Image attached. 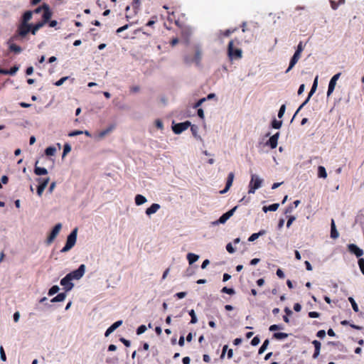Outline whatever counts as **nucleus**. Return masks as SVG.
Segmentation results:
<instances>
[{
	"mask_svg": "<svg viewBox=\"0 0 364 364\" xmlns=\"http://www.w3.org/2000/svg\"><path fill=\"white\" fill-rule=\"evenodd\" d=\"M189 315L191 316V323H197V318H196V314H195V311L193 309H191L190 311H189Z\"/></svg>",
	"mask_w": 364,
	"mask_h": 364,
	"instance_id": "nucleus-38",
	"label": "nucleus"
},
{
	"mask_svg": "<svg viewBox=\"0 0 364 364\" xmlns=\"http://www.w3.org/2000/svg\"><path fill=\"white\" fill-rule=\"evenodd\" d=\"M122 323V321H117L114 322L112 325H111L105 331V336L107 337L110 333H112L115 329L119 327Z\"/></svg>",
	"mask_w": 364,
	"mask_h": 364,
	"instance_id": "nucleus-17",
	"label": "nucleus"
},
{
	"mask_svg": "<svg viewBox=\"0 0 364 364\" xmlns=\"http://www.w3.org/2000/svg\"><path fill=\"white\" fill-rule=\"evenodd\" d=\"M160 209V205L158 203H153L149 208L146 210V214L151 215L156 213Z\"/></svg>",
	"mask_w": 364,
	"mask_h": 364,
	"instance_id": "nucleus-19",
	"label": "nucleus"
},
{
	"mask_svg": "<svg viewBox=\"0 0 364 364\" xmlns=\"http://www.w3.org/2000/svg\"><path fill=\"white\" fill-rule=\"evenodd\" d=\"M348 301L351 304V306H352V308H353V311L355 312H358L359 311L358 306L356 304V302L354 300V299L353 297H348Z\"/></svg>",
	"mask_w": 364,
	"mask_h": 364,
	"instance_id": "nucleus-35",
	"label": "nucleus"
},
{
	"mask_svg": "<svg viewBox=\"0 0 364 364\" xmlns=\"http://www.w3.org/2000/svg\"><path fill=\"white\" fill-rule=\"evenodd\" d=\"M85 264H81L77 269L70 272L67 275L70 276V278L71 279V280L79 279L85 274Z\"/></svg>",
	"mask_w": 364,
	"mask_h": 364,
	"instance_id": "nucleus-6",
	"label": "nucleus"
},
{
	"mask_svg": "<svg viewBox=\"0 0 364 364\" xmlns=\"http://www.w3.org/2000/svg\"><path fill=\"white\" fill-rule=\"evenodd\" d=\"M269 343V341L268 339H266L262 346L259 348L258 353L262 354L264 352V350L267 348L268 345Z\"/></svg>",
	"mask_w": 364,
	"mask_h": 364,
	"instance_id": "nucleus-33",
	"label": "nucleus"
},
{
	"mask_svg": "<svg viewBox=\"0 0 364 364\" xmlns=\"http://www.w3.org/2000/svg\"><path fill=\"white\" fill-rule=\"evenodd\" d=\"M68 78V77H61L59 80H58L56 82H55V85L56 86H60L63 84V82L67 80Z\"/></svg>",
	"mask_w": 364,
	"mask_h": 364,
	"instance_id": "nucleus-53",
	"label": "nucleus"
},
{
	"mask_svg": "<svg viewBox=\"0 0 364 364\" xmlns=\"http://www.w3.org/2000/svg\"><path fill=\"white\" fill-rule=\"evenodd\" d=\"M265 232H266L265 230H262L259 232L253 233L248 238V241L249 242H253L255 240H257L260 235H263L264 234H265Z\"/></svg>",
	"mask_w": 364,
	"mask_h": 364,
	"instance_id": "nucleus-27",
	"label": "nucleus"
},
{
	"mask_svg": "<svg viewBox=\"0 0 364 364\" xmlns=\"http://www.w3.org/2000/svg\"><path fill=\"white\" fill-rule=\"evenodd\" d=\"M279 205V203H273L268 206H264L262 210L264 213H267V211H276L278 209Z\"/></svg>",
	"mask_w": 364,
	"mask_h": 364,
	"instance_id": "nucleus-24",
	"label": "nucleus"
},
{
	"mask_svg": "<svg viewBox=\"0 0 364 364\" xmlns=\"http://www.w3.org/2000/svg\"><path fill=\"white\" fill-rule=\"evenodd\" d=\"M236 209L237 206H235L233 208L222 215L217 221V223H225L234 214Z\"/></svg>",
	"mask_w": 364,
	"mask_h": 364,
	"instance_id": "nucleus-14",
	"label": "nucleus"
},
{
	"mask_svg": "<svg viewBox=\"0 0 364 364\" xmlns=\"http://www.w3.org/2000/svg\"><path fill=\"white\" fill-rule=\"evenodd\" d=\"M18 69H19L18 65H14L10 70H8V74L11 75H14L18 70Z\"/></svg>",
	"mask_w": 364,
	"mask_h": 364,
	"instance_id": "nucleus-43",
	"label": "nucleus"
},
{
	"mask_svg": "<svg viewBox=\"0 0 364 364\" xmlns=\"http://www.w3.org/2000/svg\"><path fill=\"white\" fill-rule=\"evenodd\" d=\"M119 341H121V342H122V343L125 346H127V347L130 346V344H131L130 341H128V340H127V339H125L124 338H121L119 339Z\"/></svg>",
	"mask_w": 364,
	"mask_h": 364,
	"instance_id": "nucleus-61",
	"label": "nucleus"
},
{
	"mask_svg": "<svg viewBox=\"0 0 364 364\" xmlns=\"http://www.w3.org/2000/svg\"><path fill=\"white\" fill-rule=\"evenodd\" d=\"M190 126H191V122L189 121H186L184 122H181V123L174 124L172 127V129L175 134H179L182 133L183 131L186 130Z\"/></svg>",
	"mask_w": 364,
	"mask_h": 364,
	"instance_id": "nucleus-7",
	"label": "nucleus"
},
{
	"mask_svg": "<svg viewBox=\"0 0 364 364\" xmlns=\"http://www.w3.org/2000/svg\"><path fill=\"white\" fill-rule=\"evenodd\" d=\"M221 291L223 293H225L230 295H232L235 293V290L232 288H228L226 287H223Z\"/></svg>",
	"mask_w": 364,
	"mask_h": 364,
	"instance_id": "nucleus-41",
	"label": "nucleus"
},
{
	"mask_svg": "<svg viewBox=\"0 0 364 364\" xmlns=\"http://www.w3.org/2000/svg\"><path fill=\"white\" fill-rule=\"evenodd\" d=\"M282 121H278L275 119L272 122V127L274 129H279L282 127Z\"/></svg>",
	"mask_w": 364,
	"mask_h": 364,
	"instance_id": "nucleus-39",
	"label": "nucleus"
},
{
	"mask_svg": "<svg viewBox=\"0 0 364 364\" xmlns=\"http://www.w3.org/2000/svg\"><path fill=\"white\" fill-rule=\"evenodd\" d=\"M235 40H231L228 46V55L230 60H238L242 56V52L240 48L234 46Z\"/></svg>",
	"mask_w": 364,
	"mask_h": 364,
	"instance_id": "nucleus-2",
	"label": "nucleus"
},
{
	"mask_svg": "<svg viewBox=\"0 0 364 364\" xmlns=\"http://www.w3.org/2000/svg\"><path fill=\"white\" fill-rule=\"evenodd\" d=\"M17 39V36H12L7 42L9 48V50L16 54L20 53L22 51V48L14 43L13 41Z\"/></svg>",
	"mask_w": 364,
	"mask_h": 364,
	"instance_id": "nucleus-9",
	"label": "nucleus"
},
{
	"mask_svg": "<svg viewBox=\"0 0 364 364\" xmlns=\"http://www.w3.org/2000/svg\"><path fill=\"white\" fill-rule=\"evenodd\" d=\"M71 150V146L68 144H65L64 145L63 157L65 156L67 154H68Z\"/></svg>",
	"mask_w": 364,
	"mask_h": 364,
	"instance_id": "nucleus-47",
	"label": "nucleus"
},
{
	"mask_svg": "<svg viewBox=\"0 0 364 364\" xmlns=\"http://www.w3.org/2000/svg\"><path fill=\"white\" fill-rule=\"evenodd\" d=\"M269 329L270 331H274L282 329V327L279 325L273 324V325L270 326Z\"/></svg>",
	"mask_w": 364,
	"mask_h": 364,
	"instance_id": "nucleus-51",
	"label": "nucleus"
},
{
	"mask_svg": "<svg viewBox=\"0 0 364 364\" xmlns=\"http://www.w3.org/2000/svg\"><path fill=\"white\" fill-rule=\"evenodd\" d=\"M317 80H318V77H316L314 80V84L312 85V87L311 89V91L309 93V95H308V97L306 99V100L299 106V107L297 109V110L296 111L295 114H294L293 116V118L291 119V121L294 119V117H296V115L298 114V112L300 111V109L309 102L311 96L314 93V92L316 91V87H317Z\"/></svg>",
	"mask_w": 364,
	"mask_h": 364,
	"instance_id": "nucleus-8",
	"label": "nucleus"
},
{
	"mask_svg": "<svg viewBox=\"0 0 364 364\" xmlns=\"http://www.w3.org/2000/svg\"><path fill=\"white\" fill-rule=\"evenodd\" d=\"M260 342L259 338L257 336H255L251 341V345L253 346H257Z\"/></svg>",
	"mask_w": 364,
	"mask_h": 364,
	"instance_id": "nucleus-50",
	"label": "nucleus"
},
{
	"mask_svg": "<svg viewBox=\"0 0 364 364\" xmlns=\"http://www.w3.org/2000/svg\"><path fill=\"white\" fill-rule=\"evenodd\" d=\"M52 16V12L50 8L47 6L45 7V12L42 15V20L34 25H31V33L33 35L42 28L48 21L50 19Z\"/></svg>",
	"mask_w": 364,
	"mask_h": 364,
	"instance_id": "nucleus-1",
	"label": "nucleus"
},
{
	"mask_svg": "<svg viewBox=\"0 0 364 364\" xmlns=\"http://www.w3.org/2000/svg\"><path fill=\"white\" fill-rule=\"evenodd\" d=\"M82 133L83 132L82 131L75 130V131L70 132L68 134V136H77V135L82 134Z\"/></svg>",
	"mask_w": 364,
	"mask_h": 364,
	"instance_id": "nucleus-58",
	"label": "nucleus"
},
{
	"mask_svg": "<svg viewBox=\"0 0 364 364\" xmlns=\"http://www.w3.org/2000/svg\"><path fill=\"white\" fill-rule=\"evenodd\" d=\"M70 276L66 275L60 280V284L63 287L65 291H70L73 287V284L71 282Z\"/></svg>",
	"mask_w": 364,
	"mask_h": 364,
	"instance_id": "nucleus-12",
	"label": "nucleus"
},
{
	"mask_svg": "<svg viewBox=\"0 0 364 364\" xmlns=\"http://www.w3.org/2000/svg\"><path fill=\"white\" fill-rule=\"evenodd\" d=\"M155 124L158 129H162L164 127L163 122L160 119H156L155 121Z\"/></svg>",
	"mask_w": 364,
	"mask_h": 364,
	"instance_id": "nucleus-59",
	"label": "nucleus"
},
{
	"mask_svg": "<svg viewBox=\"0 0 364 364\" xmlns=\"http://www.w3.org/2000/svg\"><path fill=\"white\" fill-rule=\"evenodd\" d=\"M113 129H114V126H110L108 128H107L106 129L101 131L99 133V136L100 138H103L107 134H108L109 132H111L113 130Z\"/></svg>",
	"mask_w": 364,
	"mask_h": 364,
	"instance_id": "nucleus-30",
	"label": "nucleus"
},
{
	"mask_svg": "<svg viewBox=\"0 0 364 364\" xmlns=\"http://www.w3.org/2000/svg\"><path fill=\"white\" fill-rule=\"evenodd\" d=\"M146 202V198L140 194H137L135 196V203L137 205H141Z\"/></svg>",
	"mask_w": 364,
	"mask_h": 364,
	"instance_id": "nucleus-25",
	"label": "nucleus"
},
{
	"mask_svg": "<svg viewBox=\"0 0 364 364\" xmlns=\"http://www.w3.org/2000/svg\"><path fill=\"white\" fill-rule=\"evenodd\" d=\"M206 100V98L204 97V98H202L200 100H199L196 104L195 105L193 106L194 108H197L198 107H200L203 102H204Z\"/></svg>",
	"mask_w": 364,
	"mask_h": 364,
	"instance_id": "nucleus-62",
	"label": "nucleus"
},
{
	"mask_svg": "<svg viewBox=\"0 0 364 364\" xmlns=\"http://www.w3.org/2000/svg\"><path fill=\"white\" fill-rule=\"evenodd\" d=\"M312 344L314 345V353L313 354V358L316 359L318 358V356L319 355V353H320V350H321V343L317 341V340H314L312 341Z\"/></svg>",
	"mask_w": 364,
	"mask_h": 364,
	"instance_id": "nucleus-18",
	"label": "nucleus"
},
{
	"mask_svg": "<svg viewBox=\"0 0 364 364\" xmlns=\"http://www.w3.org/2000/svg\"><path fill=\"white\" fill-rule=\"evenodd\" d=\"M330 4L331 7L333 10H336L339 6L343 5L345 4L346 0H338V1H336L334 0H330Z\"/></svg>",
	"mask_w": 364,
	"mask_h": 364,
	"instance_id": "nucleus-22",
	"label": "nucleus"
},
{
	"mask_svg": "<svg viewBox=\"0 0 364 364\" xmlns=\"http://www.w3.org/2000/svg\"><path fill=\"white\" fill-rule=\"evenodd\" d=\"M132 6L133 9L134 10V12L136 13L137 10L139 9L140 6V1L139 0H133Z\"/></svg>",
	"mask_w": 364,
	"mask_h": 364,
	"instance_id": "nucleus-40",
	"label": "nucleus"
},
{
	"mask_svg": "<svg viewBox=\"0 0 364 364\" xmlns=\"http://www.w3.org/2000/svg\"><path fill=\"white\" fill-rule=\"evenodd\" d=\"M200 58H201L200 51L197 50L195 54V59H196V61L197 62V63H199V61L200 60Z\"/></svg>",
	"mask_w": 364,
	"mask_h": 364,
	"instance_id": "nucleus-60",
	"label": "nucleus"
},
{
	"mask_svg": "<svg viewBox=\"0 0 364 364\" xmlns=\"http://www.w3.org/2000/svg\"><path fill=\"white\" fill-rule=\"evenodd\" d=\"M339 236L338 232L336 230V225L334 220H331V237L333 239H336Z\"/></svg>",
	"mask_w": 364,
	"mask_h": 364,
	"instance_id": "nucleus-20",
	"label": "nucleus"
},
{
	"mask_svg": "<svg viewBox=\"0 0 364 364\" xmlns=\"http://www.w3.org/2000/svg\"><path fill=\"white\" fill-rule=\"evenodd\" d=\"M278 277L283 279L284 278V273L281 269H278L276 272Z\"/></svg>",
	"mask_w": 364,
	"mask_h": 364,
	"instance_id": "nucleus-63",
	"label": "nucleus"
},
{
	"mask_svg": "<svg viewBox=\"0 0 364 364\" xmlns=\"http://www.w3.org/2000/svg\"><path fill=\"white\" fill-rule=\"evenodd\" d=\"M296 220V218L294 216H290L287 220V227L289 228L292 223Z\"/></svg>",
	"mask_w": 364,
	"mask_h": 364,
	"instance_id": "nucleus-57",
	"label": "nucleus"
},
{
	"mask_svg": "<svg viewBox=\"0 0 364 364\" xmlns=\"http://www.w3.org/2000/svg\"><path fill=\"white\" fill-rule=\"evenodd\" d=\"M47 6L48 8H50L49 6L46 4H43V6H39L38 8H36L35 10H34V13L35 14H39L41 13V11H43V14L45 12V7Z\"/></svg>",
	"mask_w": 364,
	"mask_h": 364,
	"instance_id": "nucleus-42",
	"label": "nucleus"
},
{
	"mask_svg": "<svg viewBox=\"0 0 364 364\" xmlns=\"http://www.w3.org/2000/svg\"><path fill=\"white\" fill-rule=\"evenodd\" d=\"M140 90V87L139 86H132L130 87V91L133 93H136V92H138Z\"/></svg>",
	"mask_w": 364,
	"mask_h": 364,
	"instance_id": "nucleus-64",
	"label": "nucleus"
},
{
	"mask_svg": "<svg viewBox=\"0 0 364 364\" xmlns=\"http://www.w3.org/2000/svg\"><path fill=\"white\" fill-rule=\"evenodd\" d=\"M198 255L193 253H188L187 255V259L188 260L190 264H192L194 262H196L198 259Z\"/></svg>",
	"mask_w": 364,
	"mask_h": 364,
	"instance_id": "nucleus-28",
	"label": "nucleus"
},
{
	"mask_svg": "<svg viewBox=\"0 0 364 364\" xmlns=\"http://www.w3.org/2000/svg\"><path fill=\"white\" fill-rule=\"evenodd\" d=\"M31 25L28 23H23L18 27L17 38L18 36L24 37L28 32H31Z\"/></svg>",
	"mask_w": 364,
	"mask_h": 364,
	"instance_id": "nucleus-10",
	"label": "nucleus"
},
{
	"mask_svg": "<svg viewBox=\"0 0 364 364\" xmlns=\"http://www.w3.org/2000/svg\"><path fill=\"white\" fill-rule=\"evenodd\" d=\"M358 262V265H359L361 272L364 274V259L359 258Z\"/></svg>",
	"mask_w": 364,
	"mask_h": 364,
	"instance_id": "nucleus-48",
	"label": "nucleus"
},
{
	"mask_svg": "<svg viewBox=\"0 0 364 364\" xmlns=\"http://www.w3.org/2000/svg\"><path fill=\"white\" fill-rule=\"evenodd\" d=\"M33 12L31 11H27L23 14V23H28V21H29L32 18Z\"/></svg>",
	"mask_w": 364,
	"mask_h": 364,
	"instance_id": "nucleus-29",
	"label": "nucleus"
},
{
	"mask_svg": "<svg viewBox=\"0 0 364 364\" xmlns=\"http://www.w3.org/2000/svg\"><path fill=\"white\" fill-rule=\"evenodd\" d=\"M59 287L57 285L53 286L49 290H48V296H53L55 294L58 293L59 291Z\"/></svg>",
	"mask_w": 364,
	"mask_h": 364,
	"instance_id": "nucleus-36",
	"label": "nucleus"
},
{
	"mask_svg": "<svg viewBox=\"0 0 364 364\" xmlns=\"http://www.w3.org/2000/svg\"><path fill=\"white\" fill-rule=\"evenodd\" d=\"M61 228H62L61 223H58L54 226V228L51 230L50 235H48V237L46 239L47 245H50L53 242V240L55 239V237L59 234Z\"/></svg>",
	"mask_w": 364,
	"mask_h": 364,
	"instance_id": "nucleus-5",
	"label": "nucleus"
},
{
	"mask_svg": "<svg viewBox=\"0 0 364 364\" xmlns=\"http://www.w3.org/2000/svg\"><path fill=\"white\" fill-rule=\"evenodd\" d=\"M77 229L75 228L68 236L65 245L60 250L61 252H66L74 247L77 240Z\"/></svg>",
	"mask_w": 364,
	"mask_h": 364,
	"instance_id": "nucleus-3",
	"label": "nucleus"
},
{
	"mask_svg": "<svg viewBox=\"0 0 364 364\" xmlns=\"http://www.w3.org/2000/svg\"><path fill=\"white\" fill-rule=\"evenodd\" d=\"M298 61L299 60H297V58H294V56H292L289 63V68L287 69L286 73L289 72Z\"/></svg>",
	"mask_w": 364,
	"mask_h": 364,
	"instance_id": "nucleus-32",
	"label": "nucleus"
},
{
	"mask_svg": "<svg viewBox=\"0 0 364 364\" xmlns=\"http://www.w3.org/2000/svg\"><path fill=\"white\" fill-rule=\"evenodd\" d=\"M348 250L350 253L354 254L357 257H360L363 255V250L359 248L355 244H349L348 245Z\"/></svg>",
	"mask_w": 364,
	"mask_h": 364,
	"instance_id": "nucleus-13",
	"label": "nucleus"
},
{
	"mask_svg": "<svg viewBox=\"0 0 364 364\" xmlns=\"http://www.w3.org/2000/svg\"><path fill=\"white\" fill-rule=\"evenodd\" d=\"M279 137V132H277L269 138V139L267 142V144L269 145L271 147V149H275L277 146Z\"/></svg>",
	"mask_w": 364,
	"mask_h": 364,
	"instance_id": "nucleus-15",
	"label": "nucleus"
},
{
	"mask_svg": "<svg viewBox=\"0 0 364 364\" xmlns=\"http://www.w3.org/2000/svg\"><path fill=\"white\" fill-rule=\"evenodd\" d=\"M38 164V161L36 162L35 168H34V173L37 176H41V175H46L48 173V171L45 168L38 167L36 165Z\"/></svg>",
	"mask_w": 364,
	"mask_h": 364,
	"instance_id": "nucleus-21",
	"label": "nucleus"
},
{
	"mask_svg": "<svg viewBox=\"0 0 364 364\" xmlns=\"http://www.w3.org/2000/svg\"><path fill=\"white\" fill-rule=\"evenodd\" d=\"M157 21V17L156 16H153L146 23V26H149V27H151L154 24L156 23V22Z\"/></svg>",
	"mask_w": 364,
	"mask_h": 364,
	"instance_id": "nucleus-46",
	"label": "nucleus"
},
{
	"mask_svg": "<svg viewBox=\"0 0 364 364\" xmlns=\"http://www.w3.org/2000/svg\"><path fill=\"white\" fill-rule=\"evenodd\" d=\"M226 250L227 251L229 252V253H233L235 252V249L234 247H232V244L231 243H228L227 245H226Z\"/></svg>",
	"mask_w": 364,
	"mask_h": 364,
	"instance_id": "nucleus-55",
	"label": "nucleus"
},
{
	"mask_svg": "<svg viewBox=\"0 0 364 364\" xmlns=\"http://www.w3.org/2000/svg\"><path fill=\"white\" fill-rule=\"evenodd\" d=\"M285 110H286V105H282L280 107V109H279V112H278V117L279 118H282L284 116Z\"/></svg>",
	"mask_w": 364,
	"mask_h": 364,
	"instance_id": "nucleus-45",
	"label": "nucleus"
},
{
	"mask_svg": "<svg viewBox=\"0 0 364 364\" xmlns=\"http://www.w3.org/2000/svg\"><path fill=\"white\" fill-rule=\"evenodd\" d=\"M262 183V179L259 178L255 174H252L251 176V181L249 184V193H255V191L260 188Z\"/></svg>",
	"mask_w": 364,
	"mask_h": 364,
	"instance_id": "nucleus-4",
	"label": "nucleus"
},
{
	"mask_svg": "<svg viewBox=\"0 0 364 364\" xmlns=\"http://www.w3.org/2000/svg\"><path fill=\"white\" fill-rule=\"evenodd\" d=\"M316 336L320 338H323L326 336V331L324 330H320L317 332Z\"/></svg>",
	"mask_w": 364,
	"mask_h": 364,
	"instance_id": "nucleus-54",
	"label": "nucleus"
},
{
	"mask_svg": "<svg viewBox=\"0 0 364 364\" xmlns=\"http://www.w3.org/2000/svg\"><path fill=\"white\" fill-rule=\"evenodd\" d=\"M38 181L39 182L40 186H43V188H46L47 186L48 182H49V178H38Z\"/></svg>",
	"mask_w": 364,
	"mask_h": 364,
	"instance_id": "nucleus-37",
	"label": "nucleus"
},
{
	"mask_svg": "<svg viewBox=\"0 0 364 364\" xmlns=\"http://www.w3.org/2000/svg\"><path fill=\"white\" fill-rule=\"evenodd\" d=\"M65 297H66V294L65 293H60L57 296L53 297L50 300V302H52V303L60 302V301H64Z\"/></svg>",
	"mask_w": 364,
	"mask_h": 364,
	"instance_id": "nucleus-23",
	"label": "nucleus"
},
{
	"mask_svg": "<svg viewBox=\"0 0 364 364\" xmlns=\"http://www.w3.org/2000/svg\"><path fill=\"white\" fill-rule=\"evenodd\" d=\"M146 331V327L145 325H141L136 329V334L140 335L144 333Z\"/></svg>",
	"mask_w": 364,
	"mask_h": 364,
	"instance_id": "nucleus-44",
	"label": "nucleus"
},
{
	"mask_svg": "<svg viewBox=\"0 0 364 364\" xmlns=\"http://www.w3.org/2000/svg\"><path fill=\"white\" fill-rule=\"evenodd\" d=\"M234 177H235V174L233 172H230L228 174L227 181H226L225 188L223 191H220V193H225L230 189V188L232 185Z\"/></svg>",
	"mask_w": 364,
	"mask_h": 364,
	"instance_id": "nucleus-16",
	"label": "nucleus"
},
{
	"mask_svg": "<svg viewBox=\"0 0 364 364\" xmlns=\"http://www.w3.org/2000/svg\"><path fill=\"white\" fill-rule=\"evenodd\" d=\"M320 316V314L316 311H310L309 312V316L310 318H318Z\"/></svg>",
	"mask_w": 364,
	"mask_h": 364,
	"instance_id": "nucleus-56",
	"label": "nucleus"
},
{
	"mask_svg": "<svg viewBox=\"0 0 364 364\" xmlns=\"http://www.w3.org/2000/svg\"><path fill=\"white\" fill-rule=\"evenodd\" d=\"M340 75H341L340 73H337V74L334 75L332 77V78L331 79L329 84H328V91H327L328 97L330 96L332 94V92H333V90L335 89L336 84V81L339 78Z\"/></svg>",
	"mask_w": 364,
	"mask_h": 364,
	"instance_id": "nucleus-11",
	"label": "nucleus"
},
{
	"mask_svg": "<svg viewBox=\"0 0 364 364\" xmlns=\"http://www.w3.org/2000/svg\"><path fill=\"white\" fill-rule=\"evenodd\" d=\"M55 151H56V149L55 147L53 146H49V147H47L45 150V154L47 155V156H53L55 155Z\"/></svg>",
	"mask_w": 364,
	"mask_h": 364,
	"instance_id": "nucleus-34",
	"label": "nucleus"
},
{
	"mask_svg": "<svg viewBox=\"0 0 364 364\" xmlns=\"http://www.w3.org/2000/svg\"><path fill=\"white\" fill-rule=\"evenodd\" d=\"M0 355H1V360H3V361L6 360V356L4 348L2 346L0 347Z\"/></svg>",
	"mask_w": 364,
	"mask_h": 364,
	"instance_id": "nucleus-52",
	"label": "nucleus"
},
{
	"mask_svg": "<svg viewBox=\"0 0 364 364\" xmlns=\"http://www.w3.org/2000/svg\"><path fill=\"white\" fill-rule=\"evenodd\" d=\"M237 31V28L234 29H227L225 31L223 32V35L225 37L229 36L231 33H234Z\"/></svg>",
	"mask_w": 364,
	"mask_h": 364,
	"instance_id": "nucleus-49",
	"label": "nucleus"
},
{
	"mask_svg": "<svg viewBox=\"0 0 364 364\" xmlns=\"http://www.w3.org/2000/svg\"><path fill=\"white\" fill-rule=\"evenodd\" d=\"M318 177L326 178L327 177V173L324 166H319L318 168Z\"/></svg>",
	"mask_w": 364,
	"mask_h": 364,
	"instance_id": "nucleus-26",
	"label": "nucleus"
},
{
	"mask_svg": "<svg viewBox=\"0 0 364 364\" xmlns=\"http://www.w3.org/2000/svg\"><path fill=\"white\" fill-rule=\"evenodd\" d=\"M288 337V334L286 333H274L273 334V338L277 340H282L287 338Z\"/></svg>",
	"mask_w": 364,
	"mask_h": 364,
	"instance_id": "nucleus-31",
	"label": "nucleus"
}]
</instances>
